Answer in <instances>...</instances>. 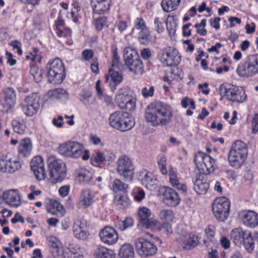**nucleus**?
<instances>
[{"instance_id":"nucleus-43","label":"nucleus","mask_w":258,"mask_h":258,"mask_svg":"<svg viewBox=\"0 0 258 258\" xmlns=\"http://www.w3.org/2000/svg\"><path fill=\"white\" fill-rule=\"evenodd\" d=\"M181 0H163L161 6L165 12H170L176 10L178 7Z\"/></svg>"},{"instance_id":"nucleus-2","label":"nucleus","mask_w":258,"mask_h":258,"mask_svg":"<svg viewBox=\"0 0 258 258\" xmlns=\"http://www.w3.org/2000/svg\"><path fill=\"white\" fill-rule=\"evenodd\" d=\"M248 148L243 142L237 140L231 145L228 155L229 165L236 169L240 168L247 159Z\"/></svg>"},{"instance_id":"nucleus-56","label":"nucleus","mask_w":258,"mask_h":258,"mask_svg":"<svg viewBox=\"0 0 258 258\" xmlns=\"http://www.w3.org/2000/svg\"><path fill=\"white\" fill-rule=\"evenodd\" d=\"M206 26V20L203 19L200 23L196 24L194 25V28L196 29V32L198 34L201 36H205L207 31L205 28Z\"/></svg>"},{"instance_id":"nucleus-64","label":"nucleus","mask_w":258,"mask_h":258,"mask_svg":"<svg viewBox=\"0 0 258 258\" xmlns=\"http://www.w3.org/2000/svg\"><path fill=\"white\" fill-rule=\"evenodd\" d=\"M52 124L58 128H62L64 125L63 117L59 115L57 117L53 118Z\"/></svg>"},{"instance_id":"nucleus-32","label":"nucleus","mask_w":258,"mask_h":258,"mask_svg":"<svg viewBox=\"0 0 258 258\" xmlns=\"http://www.w3.org/2000/svg\"><path fill=\"white\" fill-rule=\"evenodd\" d=\"M179 242H182L183 248L186 250L195 247L199 243L198 236L193 234H185L181 236L179 239Z\"/></svg>"},{"instance_id":"nucleus-25","label":"nucleus","mask_w":258,"mask_h":258,"mask_svg":"<svg viewBox=\"0 0 258 258\" xmlns=\"http://www.w3.org/2000/svg\"><path fill=\"white\" fill-rule=\"evenodd\" d=\"M95 194L90 189H84L82 190L79 201L77 204L79 209H86L91 206L94 202Z\"/></svg>"},{"instance_id":"nucleus-61","label":"nucleus","mask_w":258,"mask_h":258,"mask_svg":"<svg viewBox=\"0 0 258 258\" xmlns=\"http://www.w3.org/2000/svg\"><path fill=\"white\" fill-rule=\"evenodd\" d=\"M188 105H190V107L191 109H195L196 105L194 100L192 99L189 98L187 97H184L181 100V106L184 108H186Z\"/></svg>"},{"instance_id":"nucleus-9","label":"nucleus","mask_w":258,"mask_h":258,"mask_svg":"<svg viewBox=\"0 0 258 258\" xmlns=\"http://www.w3.org/2000/svg\"><path fill=\"white\" fill-rule=\"evenodd\" d=\"M131 94V91L127 87L121 88L116 92L115 100L119 108L131 112L134 110L136 101Z\"/></svg>"},{"instance_id":"nucleus-53","label":"nucleus","mask_w":258,"mask_h":258,"mask_svg":"<svg viewBox=\"0 0 258 258\" xmlns=\"http://www.w3.org/2000/svg\"><path fill=\"white\" fill-rule=\"evenodd\" d=\"M132 196L135 201L138 202H140L145 198V192L142 188L135 187L132 190Z\"/></svg>"},{"instance_id":"nucleus-49","label":"nucleus","mask_w":258,"mask_h":258,"mask_svg":"<svg viewBox=\"0 0 258 258\" xmlns=\"http://www.w3.org/2000/svg\"><path fill=\"white\" fill-rule=\"evenodd\" d=\"M68 250L71 258H84L83 252L78 246L74 244H69Z\"/></svg>"},{"instance_id":"nucleus-29","label":"nucleus","mask_w":258,"mask_h":258,"mask_svg":"<svg viewBox=\"0 0 258 258\" xmlns=\"http://www.w3.org/2000/svg\"><path fill=\"white\" fill-rule=\"evenodd\" d=\"M122 80V74L117 70H109V74L105 77V82L108 84L111 90L113 92Z\"/></svg>"},{"instance_id":"nucleus-27","label":"nucleus","mask_w":258,"mask_h":258,"mask_svg":"<svg viewBox=\"0 0 258 258\" xmlns=\"http://www.w3.org/2000/svg\"><path fill=\"white\" fill-rule=\"evenodd\" d=\"M4 102L3 106L7 112L13 108L16 102V93L15 90L11 87H8L3 90Z\"/></svg>"},{"instance_id":"nucleus-17","label":"nucleus","mask_w":258,"mask_h":258,"mask_svg":"<svg viewBox=\"0 0 258 258\" xmlns=\"http://www.w3.org/2000/svg\"><path fill=\"white\" fill-rule=\"evenodd\" d=\"M135 244L138 253L141 256L147 257L152 255L157 251L155 245L142 237L137 239Z\"/></svg>"},{"instance_id":"nucleus-36","label":"nucleus","mask_w":258,"mask_h":258,"mask_svg":"<svg viewBox=\"0 0 258 258\" xmlns=\"http://www.w3.org/2000/svg\"><path fill=\"white\" fill-rule=\"evenodd\" d=\"M46 209L48 212L53 215L63 216L65 214V210L63 206L56 201L51 202L47 205Z\"/></svg>"},{"instance_id":"nucleus-15","label":"nucleus","mask_w":258,"mask_h":258,"mask_svg":"<svg viewBox=\"0 0 258 258\" xmlns=\"http://www.w3.org/2000/svg\"><path fill=\"white\" fill-rule=\"evenodd\" d=\"M21 166L18 158L15 156L8 154L0 158V170L2 172H14L20 169Z\"/></svg>"},{"instance_id":"nucleus-22","label":"nucleus","mask_w":258,"mask_h":258,"mask_svg":"<svg viewBox=\"0 0 258 258\" xmlns=\"http://www.w3.org/2000/svg\"><path fill=\"white\" fill-rule=\"evenodd\" d=\"M31 168L36 178L38 180H42L45 177V169L43 158L40 156H36L31 161Z\"/></svg>"},{"instance_id":"nucleus-40","label":"nucleus","mask_w":258,"mask_h":258,"mask_svg":"<svg viewBox=\"0 0 258 258\" xmlns=\"http://www.w3.org/2000/svg\"><path fill=\"white\" fill-rule=\"evenodd\" d=\"M178 19L174 16L168 15L165 21L167 30L170 36H173L176 31Z\"/></svg>"},{"instance_id":"nucleus-30","label":"nucleus","mask_w":258,"mask_h":258,"mask_svg":"<svg viewBox=\"0 0 258 258\" xmlns=\"http://www.w3.org/2000/svg\"><path fill=\"white\" fill-rule=\"evenodd\" d=\"M75 179L80 183L88 184L92 180L93 173L89 170L85 168H79L77 169L74 173Z\"/></svg>"},{"instance_id":"nucleus-48","label":"nucleus","mask_w":258,"mask_h":258,"mask_svg":"<svg viewBox=\"0 0 258 258\" xmlns=\"http://www.w3.org/2000/svg\"><path fill=\"white\" fill-rule=\"evenodd\" d=\"M158 215L161 220L166 222L172 221L174 217L173 211L170 209H162Z\"/></svg>"},{"instance_id":"nucleus-44","label":"nucleus","mask_w":258,"mask_h":258,"mask_svg":"<svg viewBox=\"0 0 258 258\" xmlns=\"http://www.w3.org/2000/svg\"><path fill=\"white\" fill-rule=\"evenodd\" d=\"M96 91L98 98L103 100L107 105H109L112 104V98L110 96L104 93L100 87V81L98 80L95 85Z\"/></svg>"},{"instance_id":"nucleus-59","label":"nucleus","mask_w":258,"mask_h":258,"mask_svg":"<svg viewBox=\"0 0 258 258\" xmlns=\"http://www.w3.org/2000/svg\"><path fill=\"white\" fill-rule=\"evenodd\" d=\"M90 142L94 146L102 147L104 144L100 137L95 134H91L89 137Z\"/></svg>"},{"instance_id":"nucleus-19","label":"nucleus","mask_w":258,"mask_h":258,"mask_svg":"<svg viewBox=\"0 0 258 258\" xmlns=\"http://www.w3.org/2000/svg\"><path fill=\"white\" fill-rule=\"evenodd\" d=\"M224 96L230 101L242 103L246 98L245 91L242 87L232 86L225 88Z\"/></svg>"},{"instance_id":"nucleus-37","label":"nucleus","mask_w":258,"mask_h":258,"mask_svg":"<svg viewBox=\"0 0 258 258\" xmlns=\"http://www.w3.org/2000/svg\"><path fill=\"white\" fill-rule=\"evenodd\" d=\"M13 130L16 133L23 135L25 133L26 125L25 121L21 117H17L12 121Z\"/></svg>"},{"instance_id":"nucleus-52","label":"nucleus","mask_w":258,"mask_h":258,"mask_svg":"<svg viewBox=\"0 0 258 258\" xmlns=\"http://www.w3.org/2000/svg\"><path fill=\"white\" fill-rule=\"evenodd\" d=\"M164 23L165 21L162 17H155L154 18V27L158 33H160L164 31Z\"/></svg>"},{"instance_id":"nucleus-23","label":"nucleus","mask_w":258,"mask_h":258,"mask_svg":"<svg viewBox=\"0 0 258 258\" xmlns=\"http://www.w3.org/2000/svg\"><path fill=\"white\" fill-rule=\"evenodd\" d=\"M162 190L163 201L164 204L170 207H175L179 205L180 198L175 190L169 187H164Z\"/></svg>"},{"instance_id":"nucleus-33","label":"nucleus","mask_w":258,"mask_h":258,"mask_svg":"<svg viewBox=\"0 0 258 258\" xmlns=\"http://www.w3.org/2000/svg\"><path fill=\"white\" fill-rule=\"evenodd\" d=\"M169 178L171 185L182 193L186 192V186L183 183L180 182L176 172L172 166L169 167Z\"/></svg>"},{"instance_id":"nucleus-62","label":"nucleus","mask_w":258,"mask_h":258,"mask_svg":"<svg viewBox=\"0 0 258 258\" xmlns=\"http://www.w3.org/2000/svg\"><path fill=\"white\" fill-rule=\"evenodd\" d=\"M154 87L153 86H146L142 90V95L145 98L152 97L154 95Z\"/></svg>"},{"instance_id":"nucleus-26","label":"nucleus","mask_w":258,"mask_h":258,"mask_svg":"<svg viewBox=\"0 0 258 258\" xmlns=\"http://www.w3.org/2000/svg\"><path fill=\"white\" fill-rule=\"evenodd\" d=\"M239 216L243 224L247 227L253 228L258 225V214L254 211H242Z\"/></svg>"},{"instance_id":"nucleus-16","label":"nucleus","mask_w":258,"mask_h":258,"mask_svg":"<svg viewBox=\"0 0 258 258\" xmlns=\"http://www.w3.org/2000/svg\"><path fill=\"white\" fill-rule=\"evenodd\" d=\"M137 177L141 184L146 188L153 190L157 188V176L153 173L142 169L138 173Z\"/></svg>"},{"instance_id":"nucleus-39","label":"nucleus","mask_w":258,"mask_h":258,"mask_svg":"<svg viewBox=\"0 0 258 258\" xmlns=\"http://www.w3.org/2000/svg\"><path fill=\"white\" fill-rule=\"evenodd\" d=\"M126 65L130 71L136 75H142L144 71V66L140 57Z\"/></svg>"},{"instance_id":"nucleus-10","label":"nucleus","mask_w":258,"mask_h":258,"mask_svg":"<svg viewBox=\"0 0 258 258\" xmlns=\"http://www.w3.org/2000/svg\"><path fill=\"white\" fill-rule=\"evenodd\" d=\"M195 162L201 174L204 175L213 172L216 166L215 159L202 152L196 154Z\"/></svg>"},{"instance_id":"nucleus-38","label":"nucleus","mask_w":258,"mask_h":258,"mask_svg":"<svg viewBox=\"0 0 258 258\" xmlns=\"http://www.w3.org/2000/svg\"><path fill=\"white\" fill-rule=\"evenodd\" d=\"M48 96L51 99H56L62 101L68 99L69 95L66 90L62 88H57L51 90L47 92Z\"/></svg>"},{"instance_id":"nucleus-11","label":"nucleus","mask_w":258,"mask_h":258,"mask_svg":"<svg viewBox=\"0 0 258 258\" xmlns=\"http://www.w3.org/2000/svg\"><path fill=\"white\" fill-rule=\"evenodd\" d=\"M83 149V144L78 142L69 141L60 144L57 151L63 157L77 159L82 156Z\"/></svg>"},{"instance_id":"nucleus-45","label":"nucleus","mask_w":258,"mask_h":258,"mask_svg":"<svg viewBox=\"0 0 258 258\" xmlns=\"http://www.w3.org/2000/svg\"><path fill=\"white\" fill-rule=\"evenodd\" d=\"M134 224V219L132 218L126 217L124 220L116 222L114 225L116 228L123 231L132 227Z\"/></svg>"},{"instance_id":"nucleus-1","label":"nucleus","mask_w":258,"mask_h":258,"mask_svg":"<svg viewBox=\"0 0 258 258\" xmlns=\"http://www.w3.org/2000/svg\"><path fill=\"white\" fill-rule=\"evenodd\" d=\"M173 117L171 107L165 103L156 101L149 104L145 110V118L153 126H163L170 122Z\"/></svg>"},{"instance_id":"nucleus-57","label":"nucleus","mask_w":258,"mask_h":258,"mask_svg":"<svg viewBox=\"0 0 258 258\" xmlns=\"http://www.w3.org/2000/svg\"><path fill=\"white\" fill-rule=\"evenodd\" d=\"M147 28L146 23L143 19L141 17H138L134 21V27L133 29V32L136 30L141 31Z\"/></svg>"},{"instance_id":"nucleus-14","label":"nucleus","mask_w":258,"mask_h":258,"mask_svg":"<svg viewBox=\"0 0 258 258\" xmlns=\"http://www.w3.org/2000/svg\"><path fill=\"white\" fill-rule=\"evenodd\" d=\"M39 100V97L36 93L26 96L21 105L24 114L31 117L36 114L40 107Z\"/></svg>"},{"instance_id":"nucleus-21","label":"nucleus","mask_w":258,"mask_h":258,"mask_svg":"<svg viewBox=\"0 0 258 258\" xmlns=\"http://www.w3.org/2000/svg\"><path fill=\"white\" fill-rule=\"evenodd\" d=\"M55 31L58 37L66 39V44L68 45L72 44V31L70 28L65 26L64 22L60 18L55 21Z\"/></svg>"},{"instance_id":"nucleus-63","label":"nucleus","mask_w":258,"mask_h":258,"mask_svg":"<svg viewBox=\"0 0 258 258\" xmlns=\"http://www.w3.org/2000/svg\"><path fill=\"white\" fill-rule=\"evenodd\" d=\"M205 234L207 238L209 239L211 241H214V236L215 233V228L214 226L209 225L206 228L205 230Z\"/></svg>"},{"instance_id":"nucleus-34","label":"nucleus","mask_w":258,"mask_h":258,"mask_svg":"<svg viewBox=\"0 0 258 258\" xmlns=\"http://www.w3.org/2000/svg\"><path fill=\"white\" fill-rule=\"evenodd\" d=\"M111 0H93L92 7L95 13L104 14L108 12L110 9Z\"/></svg>"},{"instance_id":"nucleus-28","label":"nucleus","mask_w":258,"mask_h":258,"mask_svg":"<svg viewBox=\"0 0 258 258\" xmlns=\"http://www.w3.org/2000/svg\"><path fill=\"white\" fill-rule=\"evenodd\" d=\"M194 189L198 195L205 194L209 188V183L205 175L197 174L193 178Z\"/></svg>"},{"instance_id":"nucleus-12","label":"nucleus","mask_w":258,"mask_h":258,"mask_svg":"<svg viewBox=\"0 0 258 258\" xmlns=\"http://www.w3.org/2000/svg\"><path fill=\"white\" fill-rule=\"evenodd\" d=\"M160 61L166 67L176 66L180 62V55L178 51L172 47L161 49L158 55Z\"/></svg>"},{"instance_id":"nucleus-47","label":"nucleus","mask_w":258,"mask_h":258,"mask_svg":"<svg viewBox=\"0 0 258 258\" xmlns=\"http://www.w3.org/2000/svg\"><path fill=\"white\" fill-rule=\"evenodd\" d=\"M138 214L139 221L142 224L145 223L151 217V211L148 208L143 206L138 209Z\"/></svg>"},{"instance_id":"nucleus-8","label":"nucleus","mask_w":258,"mask_h":258,"mask_svg":"<svg viewBox=\"0 0 258 258\" xmlns=\"http://www.w3.org/2000/svg\"><path fill=\"white\" fill-rule=\"evenodd\" d=\"M116 171L124 180L131 181L134 177L135 166L128 156L122 155L116 161Z\"/></svg>"},{"instance_id":"nucleus-60","label":"nucleus","mask_w":258,"mask_h":258,"mask_svg":"<svg viewBox=\"0 0 258 258\" xmlns=\"http://www.w3.org/2000/svg\"><path fill=\"white\" fill-rule=\"evenodd\" d=\"M142 225L147 228L156 229L159 225V222L156 220L149 218Z\"/></svg>"},{"instance_id":"nucleus-18","label":"nucleus","mask_w":258,"mask_h":258,"mask_svg":"<svg viewBox=\"0 0 258 258\" xmlns=\"http://www.w3.org/2000/svg\"><path fill=\"white\" fill-rule=\"evenodd\" d=\"M100 241L107 245H113L118 240V235L116 230L111 226H105L101 229L99 233Z\"/></svg>"},{"instance_id":"nucleus-55","label":"nucleus","mask_w":258,"mask_h":258,"mask_svg":"<svg viewBox=\"0 0 258 258\" xmlns=\"http://www.w3.org/2000/svg\"><path fill=\"white\" fill-rule=\"evenodd\" d=\"M38 49L34 48L30 53L26 55V57L28 60H31L32 62H39L41 61L42 57L38 54Z\"/></svg>"},{"instance_id":"nucleus-3","label":"nucleus","mask_w":258,"mask_h":258,"mask_svg":"<svg viewBox=\"0 0 258 258\" xmlns=\"http://www.w3.org/2000/svg\"><path fill=\"white\" fill-rule=\"evenodd\" d=\"M231 239L237 246L243 244L248 252H251L254 248V242L258 240V233L252 234L248 230H243L241 228L233 229L230 234Z\"/></svg>"},{"instance_id":"nucleus-24","label":"nucleus","mask_w":258,"mask_h":258,"mask_svg":"<svg viewBox=\"0 0 258 258\" xmlns=\"http://www.w3.org/2000/svg\"><path fill=\"white\" fill-rule=\"evenodd\" d=\"M73 232L75 237L80 240H86L89 235L88 226L85 221L77 219L74 222Z\"/></svg>"},{"instance_id":"nucleus-42","label":"nucleus","mask_w":258,"mask_h":258,"mask_svg":"<svg viewBox=\"0 0 258 258\" xmlns=\"http://www.w3.org/2000/svg\"><path fill=\"white\" fill-rule=\"evenodd\" d=\"M120 258H134V251L133 246L129 243L122 245L119 251Z\"/></svg>"},{"instance_id":"nucleus-50","label":"nucleus","mask_w":258,"mask_h":258,"mask_svg":"<svg viewBox=\"0 0 258 258\" xmlns=\"http://www.w3.org/2000/svg\"><path fill=\"white\" fill-rule=\"evenodd\" d=\"M105 154L102 152H99L92 155L91 161L93 165L99 166L105 161Z\"/></svg>"},{"instance_id":"nucleus-13","label":"nucleus","mask_w":258,"mask_h":258,"mask_svg":"<svg viewBox=\"0 0 258 258\" xmlns=\"http://www.w3.org/2000/svg\"><path fill=\"white\" fill-rule=\"evenodd\" d=\"M230 202L225 197L216 199L212 205V211L217 219L224 221L229 217Z\"/></svg>"},{"instance_id":"nucleus-5","label":"nucleus","mask_w":258,"mask_h":258,"mask_svg":"<svg viewBox=\"0 0 258 258\" xmlns=\"http://www.w3.org/2000/svg\"><path fill=\"white\" fill-rule=\"evenodd\" d=\"M47 164L49 175V181L52 183L61 181L67 173L64 162L57 159L54 156H50L47 159Z\"/></svg>"},{"instance_id":"nucleus-20","label":"nucleus","mask_w":258,"mask_h":258,"mask_svg":"<svg viewBox=\"0 0 258 258\" xmlns=\"http://www.w3.org/2000/svg\"><path fill=\"white\" fill-rule=\"evenodd\" d=\"M3 198L5 203L11 207L17 208L22 204V195L20 191L15 189H9L3 194Z\"/></svg>"},{"instance_id":"nucleus-51","label":"nucleus","mask_w":258,"mask_h":258,"mask_svg":"<svg viewBox=\"0 0 258 258\" xmlns=\"http://www.w3.org/2000/svg\"><path fill=\"white\" fill-rule=\"evenodd\" d=\"M114 201L116 205L123 208L127 207L130 205V201L126 195H118L115 197Z\"/></svg>"},{"instance_id":"nucleus-31","label":"nucleus","mask_w":258,"mask_h":258,"mask_svg":"<svg viewBox=\"0 0 258 258\" xmlns=\"http://www.w3.org/2000/svg\"><path fill=\"white\" fill-rule=\"evenodd\" d=\"M92 255L94 258H115L114 251L102 245H97L93 249Z\"/></svg>"},{"instance_id":"nucleus-4","label":"nucleus","mask_w":258,"mask_h":258,"mask_svg":"<svg viewBox=\"0 0 258 258\" xmlns=\"http://www.w3.org/2000/svg\"><path fill=\"white\" fill-rule=\"evenodd\" d=\"M109 124L114 129L124 132L135 126V122L129 114L125 112L116 111L110 114Z\"/></svg>"},{"instance_id":"nucleus-7","label":"nucleus","mask_w":258,"mask_h":258,"mask_svg":"<svg viewBox=\"0 0 258 258\" xmlns=\"http://www.w3.org/2000/svg\"><path fill=\"white\" fill-rule=\"evenodd\" d=\"M46 70L49 81L53 84H60L65 78L64 66L58 58L50 60L46 65Z\"/></svg>"},{"instance_id":"nucleus-41","label":"nucleus","mask_w":258,"mask_h":258,"mask_svg":"<svg viewBox=\"0 0 258 258\" xmlns=\"http://www.w3.org/2000/svg\"><path fill=\"white\" fill-rule=\"evenodd\" d=\"M123 55L126 64L139 58L137 51L134 48L131 47H127L124 48Z\"/></svg>"},{"instance_id":"nucleus-54","label":"nucleus","mask_w":258,"mask_h":258,"mask_svg":"<svg viewBox=\"0 0 258 258\" xmlns=\"http://www.w3.org/2000/svg\"><path fill=\"white\" fill-rule=\"evenodd\" d=\"M139 39L141 43L146 44L151 40V36L148 28L140 31L139 32Z\"/></svg>"},{"instance_id":"nucleus-6","label":"nucleus","mask_w":258,"mask_h":258,"mask_svg":"<svg viewBox=\"0 0 258 258\" xmlns=\"http://www.w3.org/2000/svg\"><path fill=\"white\" fill-rule=\"evenodd\" d=\"M236 72L238 76L245 78L258 74V54L248 55L239 63Z\"/></svg>"},{"instance_id":"nucleus-35","label":"nucleus","mask_w":258,"mask_h":258,"mask_svg":"<svg viewBox=\"0 0 258 258\" xmlns=\"http://www.w3.org/2000/svg\"><path fill=\"white\" fill-rule=\"evenodd\" d=\"M18 153L23 157L29 156L32 150V144L29 139L21 140L18 146Z\"/></svg>"},{"instance_id":"nucleus-58","label":"nucleus","mask_w":258,"mask_h":258,"mask_svg":"<svg viewBox=\"0 0 258 258\" xmlns=\"http://www.w3.org/2000/svg\"><path fill=\"white\" fill-rule=\"evenodd\" d=\"M30 73L33 76V79L37 82L41 80L42 73L41 70L38 68L33 66L30 68Z\"/></svg>"},{"instance_id":"nucleus-46","label":"nucleus","mask_w":258,"mask_h":258,"mask_svg":"<svg viewBox=\"0 0 258 258\" xmlns=\"http://www.w3.org/2000/svg\"><path fill=\"white\" fill-rule=\"evenodd\" d=\"M127 188L128 185L117 178L114 179L110 185L111 189L115 193L118 191L126 192Z\"/></svg>"}]
</instances>
